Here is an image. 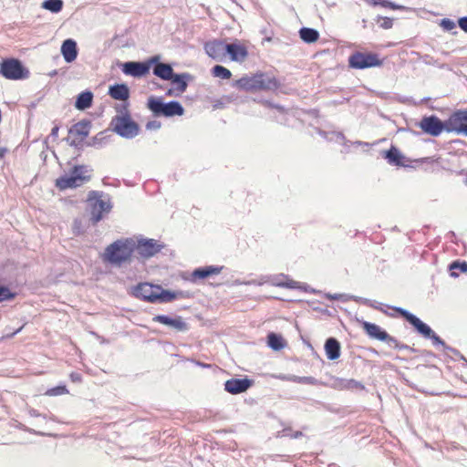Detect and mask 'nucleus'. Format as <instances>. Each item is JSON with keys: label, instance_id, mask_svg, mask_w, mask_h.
<instances>
[{"label": "nucleus", "instance_id": "6ab92c4d", "mask_svg": "<svg viewBox=\"0 0 467 467\" xmlns=\"http://www.w3.org/2000/svg\"><path fill=\"white\" fill-rule=\"evenodd\" d=\"M362 327L367 335L373 339L388 340L390 342L395 341V337L389 336L385 330H383L379 325L370 323L368 321L362 322Z\"/></svg>", "mask_w": 467, "mask_h": 467}, {"label": "nucleus", "instance_id": "c85d7f7f", "mask_svg": "<svg viewBox=\"0 0 467 467\" xmlns=\"http://www.w3.org/2000/svg\"><path fill=\"white\" fill-rule=\"evenodd\" d=\"M299 35L301 39L306 43H314L319 37V34L316 29L308 27L301 28L299 31Z\"/></svg>", "mask_w": 467, "mask_h": 467}, {"label": "nucleus", "instance_id": "09e8293b", "mask_svg": "<svg viewBox=\"0 0 467 467\" xmlns=\"http://www.w3.org/2000/svg\"><path fill=\"white\" fill-rule=\"evenodd\" d=\"M278 379H280L282 380H289V381L298 383V379H300V377L296 376V375H281V376H278Z\"/></svg>", "mask_w": 467, "mask_h": 467}, {"label": "nucleus", "instance_id": "bf43d9fd", "mask_svg": "<svg viewBox=\"0 0 467 467\" xmlns=\"http://www.w3.org/2000/svg\"><path fill=\"white\" fill-rule=\"evenodd\" d=\"M23 327H19L18 329H16V331H14L13 333L11 334H7L6 337H13L14 335L17 334L18 332H20L22 330Z\"/></svg>", "mask_w": 467, "mask_h": 467}, {"label": "nucleus", "instance_id": "4c0bfd02", "mask_svg": "<svg viewBox=\"0 0 467 467\" xmlns=\"http://www.w3.org/2000/svg\"><path fill=\"white\" fill-rule=\"evenodd\" d=\"M368 4L372 5H381L386 8H389L392 10L400 9V6L395 5L394 3H391L388 0H366Z\"/></svg>", "mask_w": 467, "mask_h": 467}, {"label": "nucleus", "instance_id": "c03bdc74", "mask_svg": "<svg viewBox=\"0 0 467 467\" xmlns=\"http://www.w3.org/2000/svg\"><path fill=\"white\" fill-rule=\"evenodd\" d=\"M269 282V276H261L259 279H252L248 281H244V285H263L265 283Z\"/></svg>", "mask_w": 467, "mask_h": 467}, {"label": "nucleus", "instance_id": "f3484780", "mask_svg": "<svg viewBox=\"0 0 467 467\" xmlns=\"http://www.w3.org/2000/svg\"><path fill=\"white\" fill-rule=\"evenodd\" d=\"M419 126L425 133L434 137L439 136L445 128L443 122L433 115L422 118Z\"/></svg>", "mask_w": 467, "mask_h": 467}, {"label": "nucleus", "instance_id": "b1692460", "mask_svg": "<svg viewBox=\"0 0 467 467\" xmlns=\"http://www.w3.org/2000/svg\"><path fill=\"white\" fill-rule=\"evenodd\" d=\"M91 128V123L88 120H81L69 130V132L73 136H78L79 140H83L88 136Z\"/></svg>", "mask_w": 467, "mask_h": 467}, {"label": "nucleus", "instance_id": "1a4fd4ad", "mask_svg": "<svg viewBox=\"0 0 467 467\" xmlns=\"http://www.w3.org/2000/svg\"><path fill=\"white\" fill-rule=\"evenodd\" d=\"M238 88H276L277 80L267 73L255 74L250 78H242L236 81Z\"/></svg>", "mask_w": 467, "mask_h": 467}, {"label": "nucleus", "instance_id": "58836bf2", "mask_svg": "<svg viewBox=\"0 0 467 467\" xmlns=\"http://www.w3.org/2000/svg\"><path fill=\"white\" fill-rule=\"evenodd\" d=\"M353 300L358 302V303H361V304H364V305H367L368 306H371L375 309H378V310H380V311H383L382 309V304L381 303H379V302H376V301H372L370 299H368V298H364V297H353Z\"/></svg>", "mask_w": 467, "mask_h": 467}, {"label": "nucleus", "instance_id": "774afa93", "mask_svg": "<svg viewBox=\"0 0 467 467\" xmlns=\"http://www.w3.org/2000/svg\"><path fill=\"white\" fill-rule=\"evenodd\" d=\"M73 380H78V377H75L74 375H71Z\"/></svg>", "mask_w": 467, "mask_h": 467}, {"label": "nucleus", "instance_id": "680f3d73", "mask_svg": "<svg viewBox=\"0 0 467 467\" xmlns=\"http://www.w3.org/2000/svg\"><path fill=\"white\" fill-rule=\"evenodd\" d=\"M300 436H302V432L301 431H296L291 437L296 439V438H298Z\"/></svg>", "mask_w": 467, "mask_h": 467}, {"label": "nucleus", "instance_id": "4be33fe9", "mask_svg": "<svg viewBox=\"0 0 467 467\" xmlns=\"http://www.w3.org/2000/svg\"><path fill=\"white\" fill-rule=\"evenodd\" d=\"M251 386L252 380L248 379H231L225 381L224 389L235 395L246 391Z\"/></svg>", "mask_w": 467, "mask_h": 467}, {"label": "nucleus", "instance_id": "0eeeda50", "mask_svg": "<svg viewBox=\"0 0 467 467\" xmlns=\"http://www.w3.org/2000/svg\"><path fill=\"white\" fill-rule=\"evenodd\" d=\"M0 74L7 79H25L28 78L29 71L18 59L7 58L1 63Z\"/></svg>", "mask_w": 467, "mask_h": 467}, {"label": "nucleus", "instance_id": "a211bd4d", "mask_svg": "<svg viewBox=\"0 0 467 467\" xmlns=\"http://www.w3.org/2000/svg\"><path fill=\"white\" fill-rule=\"evenodd\" d=\"M153 321L170 327L179 332L189 330L188 324L182 317H171L165 315H158L153 317Z\"/></svg>", "mask_w": 467, "mask_h": 467}, {"label": "nucleus", "instance_id": "052dcab7", "mask_svg": "<svg viewBox=\"0 0 467 467\" xmlns=\"http://www.w3.org/2000/svg\"><path fill=\"white\" fill-rule=\"evenodd\" d=\"M109 88H127L124 84H115L113 86H110Z\"/></svg>", "mask_w": 467, "mask_h": 467}, {"label": "nucleus", "instance_id": "a18cd8bd", "mask_svg": "<svg viewBox=\"0 0 467 467\" xmlns=\"http://www.w3.org/2000/svg\"><path fill=\"white\" fill-rule=\"evenodd\" d=\"M378 22H379V26L383 29H389L393 26V20L390 17L379 16Z\"/></svg>", "mask_w": 467, "mask_h": 467}, {"label": "nucleus", "instance_id": "c9c22d12", "mask_svg": "<svg viewBox=\"0 0 467 467\" xmlns=\"http://www.w3.org/2000/svg\"><path fill=\"white\" fill-rule=\"evenodd\" d=\"M212 72L214 77L222 79H228L232 76V73L228 68L220 65L213 67Z\"/></svg>", "mask_w": 467, "mask_h": 467}, {"label": "nucleus", "instance_id": "5fc2aeb1", "mask_svg": "<svg viewBox=\"0 0 467 467\" xmlns=\"http://www.w3.org/2000/svg\"><path fill=\"white\" fill-rule=\"evenodd\" d=\"M58 130H59L58 126H55V127L51 130V133H50V135H51L52 137H54V138H57V135H58Z\"/></svg>", "mask_w": 467, "mask_h": 467}, {"label": "nucleus", "instance_id": "2eb2a0df", "mask_svg": "<svg viewBox=\"0 0 467 467\" xmlns=\"http://www.w3.org/2000/svg\"><path fill=\"white\" fill-rule=\"evenodd\" d=\"M226 55L233 61L244 62L248 57L247 42L235 39L233 43L226 44Z\"/></svg>", "mask_w": 467, "mask_h": 467}, {"label": "nucleus", "instance_id": "f257e3e1", "mask_svg": "<svg viewBox=\"0 0 467 467\" xmlns=\"http://www.w3.org/2000/svg\"><path fill=\"white\" fill-rule=\"evenodd\" d=\"M134 238L118 239L108 245L102 255L103 261L115 266L130 263L134 253Z\"/></svg>", "mask_w": 467, "mask_h": 467}, {"label": "nucleus", "instance_id": "4468645a", "mask_svg": "<svg viewBox=\"0 0 467 467\" xmlns=\"http://www.w3.org/2000/svg\"><path fill=\"white\" fill-rule=\"evenodd\" d=\"M394 310L400 313L406 320L412 325L415 329L425 338H429L431 334H433V330L424 322H422L419 317L410 313L406 309L401 307H394Z\"/></svg>", "mask_w": 467, "mask_h": 467}, {"label": "nucleus", "instance_id": "13d9d810", "mask_svg": "<svg viewBox=\"0 0 467 467\" xmlns=\"http://www.w3.org/2000/svg\"><path fill=\"white\" fill-rule=\"evenodd\" d=\"M353 144H355V145H363V146H366V147H368V146H369V143H368V142H362V141H358H358L353 142Z\"/></svg>", "mask_w": 467, "mask_h": 467}, {"label": "nucleus", "instance_id": "ea45409f", "mask_svg": "<svg viewBox=\"0 0 467 467\" xmlns=\"http://www.w3.org/2000/svg\"><path fill=\"white\" fill-rule=\"evenodd\" d=\"M67 393V389L66 388V386H57L55 388H51L49 389H47L46 391V395L47 396H60V395H63V394H66Z\"/></svg>", "mask_w": 467, "mask_h": 467}, {"label": "nucleus", "instance_id": "2f4dec72", "mask_svg": "<svg viewBox=\"0 0 467 467\" xmlns=\"http://www.w3.org/2000/svg\"><path fill=\"white\" fill-rule=\"evenodd\" d=\"M267 343L274 350H280L285 347L283 337L275 333H270L268 335Z\"/></svg>", "mask_w": 467, "mask_h": 467}, {"label": "nucleus", "instance_id": "6e6552de", "mask_svg": "<svg viewBox=\"0 0 467 467\" xmlns=\"http://www.w3.org/2000/svg\"><path fill=\"white\" fill-rule=\"evenodd\" d=\"M348 64L351 67L364 69L379 67L382 64L379 55L373 52H355L348 57Z\"/></svg>", "mask_w": 467, "mask_h": 467}, {"label": "nucleus", "instance_id": "393cba45", "mask_svg": "<svg viewBox=\"0 0 467 467\" xmlns=\"http://www.w3.org/2000/svg\"><path fill=\"white\" fill-rule=\"evenodd\" d=\"M61 53L67 62L74 61L78 55L76 42L72 39L65 40L61 47Z\"/></svg>", "mask_w": 467, "mask_h": 467}, {"label": "nucleus", "instance_id": "79ce46f5", "mask_svg": "<svg viewBox=\"0 0 467 467\" xmlns=\"http://www.w3.org/2000/svg\"><path fill=\"white\" fill-rule=\"evenodd\" d=\"M128 106L129 103L127 100L120 101V103H118L114 106L116 111L118 112V115H130L128 112Z\"/></svg>", "mask_w": 467, "mask_h": 467}, {"label": "nucleus", "instance_id": "20e7f679", "mask_svg": "<svg viewBox=\"0 0 467 467\" xmlns=\"http://www.w3.org/2000/svg\"><path fill=\"white\" fill-rule=\"evenodd\" d=\"M88 202L93 223H99L103 218V213H109L112 207L109 197L99 192H90Z\"/></svg>", "mask_w": 467, "mask_h": 467}, {"label": "nucleus", "instance_id": "f8f14e48", "mask_svg": "<svg viewBox=\"0 0 467 467\" xmlns=\"http://www.w3.org/2000/svg\"><path fill=\"white\" fill-rule=\"evenodd\" d=\"M447 130L467 136V110H457L447 121Z\"/></svg>", "mask_w": 467, "mask_h": 467}, {"label": "nucleus", "instance_id": "cd10ccee", "mask_svg": "<svg viewBox=\"0 0 467 467\" xmlns=\"http://www.w3.org/2000/svg\"><path fill=\"white\" fill-rule=\"evenodd\" d=\"M383 156L391 165H403V163L401 162L403 156L400 153V151L394 146H391V148L389 150L383 151Z\"/></svg>", "mask_w": 467, "mask_h": 467}, {"label": "nucleus", "instance_id": "603ef678", "mask_svg": "<svg viewBox=\"0 0 467 467\" xmlns=\"http://www.w3.org/2000/svg\"><path fill=\"white\" fill-rule=\"evenodd\" d=\"M458 25L462 30L467 33V16L461 17L458 20Z\"/></svg>", "mask_w": 467, "mask_h": 467}, {"label": "nucleus", "instance_id": "6e6d98bb", "mask_svg": "<svg viewBox=\"0 0 467 467\" xmlns=\"http://www.w3.org/2000/svg\"><path fill=\"white\" fill-rule=\"evenodd\" d=\"M78 224H79V222L78 220H75L74 221V228L73 229H74V233L78 234H80V230H79Z\"/></svg>", "mask_w": 467, "mask_h": 467}, {"label": "nucleus", "instance_id": "e2e57ef3", "mask_svg": "<svg viewBox=\"0 0 467 467\" xmlns=\"http://www.w3.org/2000/svg\"><path fill=\"white\" fill-rule=\"evenodd\" d=\"M6 152V150L5 148H1L0 149V158H3L4 155L5 154Z\"/></svg>", "mask_w": 467, "mask_h": 467}, {"label": "nucleus", "instance_id": "a878e982", "mask_svg": "<svg viewBox=\"0 0 467 467\" xmlns=\"http://www.w3.org/2000/svg\"><path fill=\"white\" fill-rule=\"evenodd\" d=\"M340 344L335 337H329L325 343V351L327 358L335 360L340 356Z\"/></svg>", "mask_w": 467, "mask_h": 467}, {"label": "nucleus", "instance_id": "4d7b16f0", "mask_svg": "<svg viewBox=\"0 0 467 467\" xmlns=\"http://www.w3.org/2000/svg\"><path fill=\"white\" fill-rule=\"evenodd\" d=\"M29 414L31 417H40L41 416L36 410H30Z\"/></svg>", "mask_w": 467, "mask_h": 467}, {"label": "nucleus", "instance_id": "864d4df0", "mask_svg": "<svg viewBox=\"0 0 467 467\" xmlns=\"http://www.w3.org/2000/svg\"><path fill=\"white\" fill-rule=\"evenodd\" d=\"M382 341L386 342L390 347H394V348H399L400 347V343L398 342V340L396 338H395L394 342H390V341H388V340H382Z\"/></svg>", "mask_w": 467, "mask_h": 467}, {"label": "nucleus", "instance_id": "c756f323", "mask_svg": "<svg viewBox=\"0 0 467 467\" xmlns=\"http://www.w3.org/2000/svg\"><path fill=\"white\" fill-rule=\"evenodd\" d=\"M181 292H171L169 290H164L159 285V289L157 292L158 300L161 303L171 302L178 297L179 295H181Z\"/></svg>", "mask_w": 467, "mask_h": 467}, {"label": "nucleus", "instance_id": "f03ea898", "mask_svg": "<svg viewBox=\"0 0 467 467\" xmlns=\"http://www.w3.org/2000/svg\"><path fill=\"white\" fill-rule=\"evenodd\" d=\"M91 174L92 169L88 166L76 165L56 180V186L60 190L78 188L89 182Z\"/></svg>", "mask_w": 467, "mask_h": 467}, {"label": "nucleus", "instance_id": "7ed1b4c3", "mask_svg": "<svg viewBox=\"0 0 467 467\" xmlns=\"http://www.w3.org/2000/svg\"><path fill=\"white\" fill-rule=\"evenodd\" d=\"M148 108L155 116L173 117L184 113L182 106L177 101L164 102L161 98L150 97L148 99Z\"/></svg>", "mask_w": 467, "mask_h": 467}, {"label": "nucleus", "instance_id": "aec40b11", "mask_svg": "<svg viewBox=\"0 0 467 467\" xmlns=\"http://www.w3.org/2000/svg\"><path fill=\"white\" fill-rule=\"evenodd\" d=\"M206 54L216 60H223L226 57V43L221 40L209 41L204 45Z\"/></svg>", "mask_w": 467, "mask_h": 467}, {"label": "nucleus", "instance_id": "7c9ffc66", "mask_svg": "<svg viewBox=\"0 0 467 467\" xmlns=\"http://www.w3.org/2000/svg\"><path fill=\"white\" fill-rule=\"evenodd\" d=\"M317 132L322 138L326 139L327 140L336 141V142L343 143V144L347 143V140L341 132H336V131L326 132V131H322L320 130H318Z\"/></svg>", "mask_w": 467, "mask_h": 467}, {"label": "nucleus", "instance_id": "0e129e2a", "mask_svg": "<svg viewBox=\"0 0 467 467\" xmlns=\"http://www.w3.org/2000/svg\"><path fill=\"white\" fill-rule=\"evenodd\" d=\"M398 348H408V346L400 344V347Z\"/></svg>", "mask_w": 467, "mask_h": 467}, {"label": "nucleus", "instance_id": "69168bd1", "mask_svg": "<svg viewBox=\"0 0 467 467\" xmlns=\"http://www.w3.org/2000/svg\"><path fill=\"white\" fill-rule=\"evenodd\" d=\"M244 282H241V281H238V280L235 281V284H237V285H244Z\"/></svg>", "mask_w": 467, "mask_h": 467}, {"label": "nucleus", "instance_id": "3c124183", "mask_svg": "<svg viewBox=\"0 0 467 467\" xmlns=\"http://www.w3.org/2000/svg\"><path fill=\"white\" fill-rule=\"evenodd\" d=\"M316 382V379L313 377H300V379H298V383L302 384H314Z\"/></svg>", "mask_w": 467, "mask_h": 467}, {"label": "nucleus", "instance_id": "de8ad7c7", "mask_svg": "<svg viewBox=\"0 0 467 467\" xmlns=\"http://www.w3.org/2000/svg\"><path fill=\"white\" fill-rule=\"evenodd\" d=\"M161 128V122L158 120H151L147 122L146 129L150 130H156Z\"/></svg>", "mask_w": 467, "mask_h": 467}, {"label": "nucleus", "instance_id": "ddd939ff", "mask_svg": "<svg viewBox=\"0 0 467 467\" xmlns=\"http://www.w3.org/2000/svg\"><path fill=\"white\" fill-rule=\"evenodd\" d=\"M394 310L400 313L406 320L412 325L415 329L425 338H429L431 334H433V330L424 322H422L419 317L410 313L406 309L401 307H394Z\"/></svg>", "mask_w": 467, "mask_h": 467}, {"label": "nucleus", "instance_id": "37998d69", "mask_svg": "<svg viewBox=\"0 0 467 467\" xmlns=\"http://www.w3.org/2000/svg\"><path fill=\"white\" fill-rule=\"evenodd\" d=\"M15 294L12 293L7 287L0 286V302L12 299Z\"/></svg>", "mask_w": 467, "mask_h": 467}, {"label": "nucleus", "instance_id": "9d476101", "mask_svg": "<svg viewBox=\"0 0 467 467\" xmlns=\"http://www.w3.org/2000/svg\"><path fill=\"white\" fill-rule=\"evenodd\" d=\"M134 252L144 260L154 256L164 247L163 244L159 241L148 238H134Z\"/></svg>", "mask_w": 467, "mask_h": 467}, {"label": "nucleus", "instance_id": "412c9836", "mask_svg": "<svg viewBox=\"0 0 467 467\" xmlns=\"http://www.w3.org/2000/svg\"><path fill=\"white\" fill-rule=\"evenodd\" d=\"M269 282L275 286L306 291V285L290 279L288 275L284 274L269 276Z\"/></svg>", "mask_w": 467, "mask_h": 467}, {"label": "nucleus", "instance_id": "5701e85b", "mask_svg": "<svg viewBox=\"0 0 467 467\" xmlns=\"http://www.w3.org/2000/svg\"><path fill=\"white\" fill-rule=\"evenodd\" d=\"M223 266L218 265H207L204 267H199L192 272V277L194 279H204L212 275H219L223 271Z\"/></svg>", "mask_w": 467, "mask_h": 467}, {"label": "nucleus", "instance_id": "e433bc0d", "mask_svg": "<svg viewBox=\"0 0 467 467\" xmlns=\"http://www.w3.org/2000/svg\"><path fill=\"white\" fill-rule=\"evenodd\" d=\"M130 89H109V94L111 98L124 101L128 100L130 97Z\"/></svg>", "mask_w": 467, "mask_h": 467}, {"label": "nucleus", "instance_id": "338daca9", "mask_svg": "<svg viewBox=\"0 0 467 467\" xmlns=\"http://www.w3.org/2000/svg\"><path fill=\"white\" fill-rule=\"evenodd\" d=\"M168 93H169L170 95L174 94V93L172 92V89H171V88H169V89H168Z\"/></svg>", "mask_w": 467, "mask_h": 467}, {"label": "nucleus", "instance_id": "a19ab883", "mask_svg": "<svg viewBox=\"0 0 467 467\" xmlns=\"http://www.w3.org/2000/svg\"><path fill=\"white\" fill-rule=\"evenodd\" d=\"M326 297L330 300H341V301H348L353 300V297H356L355 296H349L347 294H326Z\"/></svg>", "mask_w": 467, "mask_h": 467}, {"label": "nucleus", "instance_id": "dca6fc26", "mask_svg": "<svg viewBox=\"0 0 467 467\" xmlns=\"http://www.w3.org/2000/svg\"><path fill=\"white\" fill-rule=\"evenodd\" d=\"M159 285H152L149 283H141L133 287L132 294L138 298L147 302L154 303L158 300L157 292Z\"/></svg>", "mask_w": 467, "mask_h": 467}, {"label": "nucleus", "instance_id": "39448f33", "mask_svg": "<svg viewBox=\"0 0 467 467\" xmlns=\"http://www.w3.org/2000/svg\"><path fill=\"white\" fill-rule=\"evenodd\" d=\"M111 130L119 136L131 140L139 134V125L130 115H116L110 122Z\"/></svg>", "mask_w": 467, "mask_h": 467}, {"label": "nucleus", "instance_id": "bb28decb", "mask_svg": "<svg viewBox=\"0 0 467 467\" xmlns=\"http://www.w3.org/2000/svg\"><path fill=\"white\" fill-rule=\"evenodd\" d=\"M93 101V94L90 91H83L81 92L76 99L75 107L79 110H84L88 109Z\"/></svg>", "mask_w": 467, "mask_h": 467}, {"label": "nucleus", "instance_id": "72a5a7b5", "mask_svg": "<svg viewBox=\"0 0 467 467\" xmlns=\"http://www.w3.org/2000/svg\"><path fill=\"white\" fill-rule=\"evenodd\" d=\"M276 109H278V111L280 113V116L276 117L277 121L282 124H285V125L294 126V124L291 123V121H290V118H294L295 113L293 111H285V112L284 109L280 107H276Z\"/></svg>", "mask_w": 467, "mask_h": 467}, {"label": "nucleus", "instance_id": "8fccbe9b", "mask_svg": "<svg viewBox=\"0 0 467 467\" xmlns=\"http://www.w3.org/2000/svg\"><path fill=\"white\" fill-rule=\"evenodd\" d=\"M429 338H431L432 340L433 345L444 346V341L439 336H437L434 332H433V334H431V336Z\"/></svg>", "mask_w": 467, "mask_h": 467}, {"label": "nucleus", "instance_id": "423d86ee", "mask_svg": "<svg viewBox=\"0 0 467 467\" xmlns=\"http://www.w3.org/2000/svg\"><path fill=\"white\" fill-rule=\"evenodd\" d=\"M154 64L153 74L163 80L171 81L178 88H186L189 81L192 79V77L188 73L174 74L171 66L169 64L161 63L159 60Z\"/></svg>", "mask_w": 467, "mask_h": 467}, {"label": "nucleus", "instance_id": "473e14b6", "mask_svg": "<svg viewBox=\"0 0 467 467\" xmlns=\"http://www.w3.org/2000/svg\"><path fill=\"white\" fill-rule=\"evenodd\" d=\"M42 7L54 13L59 12L63 7L62 0H46L42 4Z\"/></svg>", "mask_w": 467, "mask_h": 467}, {"label": "nucleus", "instance_id": "9b49d317", "mask_svg": "<svg viewBox=\"0 0 467 467\" xmlns=\"http://www.w3.org/2000/svg\"><path fill=\"white\" fill-rule=\"evenodd\" d=\"M160 59L158 56L152 57L145 62H127L123 65V72L132 77H143L149 74L153 63Z\"/></svg>", "mask_w": 467, "mask_h": 467}, {"label": "nucleus", "instance_id": "f704fd0d", "mask_svg": "<svg viewBox=\"0 0 467 467\" xmlns=\"http://www.w3.org/2000/svg\"><path fill=\"white\" fill-rule=\"evenodd\" d=\"M450 270H451V276L458 277L459 274H458V272H456V270L461 271L462 273H466L467 272V263L466 262H459V261L452 262L450 265Z\"/></svg>", "mask_w": 467, "mask_h": 467}, {"label": "nucleus", "instance_id": "49530a36", "mask_svg": "<svg viewBox=\"0 0 467 467\" xmlns=\"http://www.w3.org/2000/svg\"><path fill=\"white\" fill-rule=\"evenodd\" d=\"M441 26L443 27V29L448 31L454 29L456 26L455 23L449 18L442 19Z\"/></svg>", "mask_w": 467, "mask_h": 467}]
</instances>
